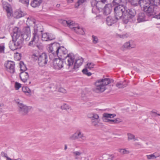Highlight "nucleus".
<instances>
[{"label": "nucleus", "mask_w": 160, "mask_h": 160, "mask_svg": "<svg viewBox=\"0 0 160 160\" xmlns=\"http://www.w3.org/2000/svg\"><path fill=\"white\" fill-rule=\"evenodd\" d=\"M5 44L2 43L0 44V53H4L5 50Z\"/></svg>", "instance_id": "obj_41"}, {"label": "nucleus", "mask_w": 160, "mask_h": 160, "mask_svg": "<svg viewBox=\"0 0 160 160\" xmlns=\"http://www.w3.org/2000/svg\"><path fill=\"white\" fill-rule=\"evenodd\" d=\"M99 2V0H92L91 1V4L92 7H93L92 9V11L93 13H95L96 12V9L97 8V5L98 2Z\"/></svg>", "instance_id": "obj_25"}, {"label": "nucleus", "mask_w": 160, "mask_h": 160, "mask_svg": "<svg viewBox=\"0 0 160 160\" xmlns=\"http://www.w3.org/2000/svg\"><path fill=\"white\" fill-rule=\"evenodd\" d=\"M15 66L14 62L11 61H7L4 63L6 70L12 74L15 72Z\"/></svg>", "instance_id": "obj_11"}, {"label": "nucleus", "mask_w": 160, "mask_h": 160, "mask_svg": "<svg viewBox=\"0 0 160 160\" xmlns=\"http://www.w3.org/2000/svg\"><path fill=\"white\" fill-rule=\"evenodd\" d=\"M93 113H90L88 114V117L91 119Z\"/></svg>", "instance_id": "obj_60"}, {"label": "nucleus", "mask_w": 160, "mask_h": 160, "mask_svg": "<svg viewBox=\"0 0 160 160\" xmlns=\"http://www.w3.org/2000/svg\"><path fill=\"white\" fill-rule=\"evenodd\" d=\"M131 4L134 6H137L139 4V1L138 0H129Z\"/></svg>", "instance_id": "obj_36"}, {"label": "nucleus", "mask_w": 160, "mask_h": 160, "mask_svg": "<svg viewBox=\"0 0 160 160\" xmlns=\"http://www.w3.org/2000/svg\"><path fill=\"white\" fill-rule=\"evenodd\" d=\"M42 36V40L45 41L52 40L55 38V36L51 33H43Z\"/></svg>", "instance_id": "obj_16"}, {"label": "nucleus", "mask_w": 160, "mask_h": 160, "mask_svg": "<svg viewBox=\"0 0 160 160\" xmlns=\"http://www.w3.org/2000/svg\"><path fill=\"white\" fill-rule=\"evenodd\" d=\"M26 15V13L21 11V18L24 16Z\"/></svg>", "instance_id": "obj_62"}, {"label": "nucleus", "mask_w": 160, "mask_h": 160, "mask_svg": "<svg viewBox=\"0 0 160 160\" xmlns=\"http://www.w3.org/2000/svg\"><path fill=\"white\" fill-rule=\"evenodd\" d=\"M86 1L87 0H78L77 2L75 4V7L78 8L80 5H81Z\"/></svg>", "instance_id": "obj_32"}, {"label": "nucleus", "mask_w": 160, "mask_h": 160, "mask_svg": "<svg viewBox=\"0 0 160 160\" xmlns=\"http://www.w3.org/2000/svg\"><path fill=\"white\" fill-rule=\"evenodd\" d=\"M139 4L141 7H143V10L145 8H148L149 7H151L153 5L150 2V0H141L139 1Z\"/></svg>", "instance_id": "obj_17"}, {"label": "nucleus", "mask_w": 160, "mask_h": 160, "mask_svg": "<svg viewBox=\"0 0 160 160\" xmlns=\"http://www.w3.org/2000/svg\"><path fill=\"white\" fill-rule=\"evenodd\" d=\"M22 90L28 96H30L31 94L30 90L27 87H22Z\"/></svg>", "instance_id": "obj_28"}, {"label": "nucleus", "mask_w": 160, "mask_h": 160, "mask_svg": "<svg viewBox=\"0 0 160 160\" xmlns=\"http://www.w3.org/2000/svg\"><path fill=\"white\" fill-rule=\"evenodd\" d=\"M3 8L6 9L7 12H11V9L8 6H6V8L5 7H4Z\"/></svg>", "instance_id": "obj_54"}, {"label": "nucleus", "mask_w": 160, "mask_h": 160, "mask_svg": "<svg viewBox=\"0 0 160 160\" xmlns=\"http://www.w3.org/2000/svg\"><path fill=\"white\" fill-rule=\"evenodd\" d=\"M14 17L17 18H20V11L18 9L16 10L14 13Z\"/></svg>", "instance_id": "obj_38"}, {"label": "nucleus", "mask_w": 160, "mask_h": 160, "mask_svg": "<svg viewBox=\"0 0 160 160\" xmlns=\"http://www.w3.org/2000/svg\"><path fill=\"white\" fill-rule=\"evenodd\" d=\"M119 152L122 154H127L130 152L129 150L126 149V148L119 149Z\"/></svg>", "instance_id": "obj_33"}, {"label": "nucleus", "mask_w": 160, "mask_h": 160, "mask_svg": "<svg viewBox=\"0 0 160 160\" xmlns=\"http://www.w3.org/2000/svg\"><path fill=\"white\" fill-rule=\"evenodd\" d=\"M160 156V154L157 153H154L150 155H147V157L148 159H153Z\"/></svg>", "instance_id": "obj_27"}, {"label": "nucleus", "mask_w": 160, "mask_h": 160, "mask_svg": "<svg viewBox=\"0 0 160 160\" xmlns=\"http://www.w3.org/2000/svg\"><path fill=\"white\" fill-rule=\"evenodd\" d=\"M112 81H113L112 80L109 78H105L97 81L95 83L96 92H104L106 89V86L110 83Z\"/></svg>", "instance_id": "obj_4"}, {"label": "nucleus", "mask_w": 160, "mask_h": 160, "mask_svg": "<svg viewBox=\"0 0 160 160\" xmlns=\"http://www.w3.org/2000/svg\"><path fill=\"white\" fill-rule=\"evenodd\" d=\"M63 62L59 58H55L53 61L52 66L55 69H60L63 67Z\"/></svg>", "instance_id": "obj_14"}, {"label": "nucleus", "mask_w": 160, "mask_h": 160, "mask_svg": "<svg viewBox=\"0 0 160 160\" xmlns=\"http://www.w3.org/2000/svg\"><path fill=\"white\" fill-rule=\"evenodd\" d=\"M103 120L105 122H108L110 123V119H108V118L103 117Z\"/></svg>", "instance_id": "obj_55"}, {"label": "nucleus", "mask_w": 160, "mask_h": 160, "mask_svg": "<svg viewBox=\"0 0 160 160\" xmlns=\"http://www.w3.org/2000/svg\"><path fill=\"white\" fill-rule=\"evenodd\" d=\"M61 108L62 110H67L69 109L70 108V107L68 104H65L61 106Z\"/></svg>", "instance_id": "obj_46"}, {"label": "nucleus", "mask_w": 160, "mask_h": 160, "mask_svg": "<svg viewBox=\"0 0 160 160\" xmlns=\"http://www.w3.org/2000/svg\"><path fill=\"white\" fill-rule=\"evenodd\" d=\"M56 56L59 58L63 59L68 54V51L67 49L63 47H59Z\"/></svg>", "instance_id": "obj_13"}, {"label": "nucleus", "mask_w": 160, "mask_h": 160, "mask_svg": "<svg viewBox=\"0 0 160 160\" xmlns=\"http://www.w3.org/2000/svg\"><path fill=\"white\" fill-rule=\"evenodd\" d=\"M30 35H27V34L22 33L21 37L23 40H27L28 39V38Z\"/></svg>", "instance_id": "obj_44"}, {"label": "nucleus", "mask_w": 160, "mask_h": 160, "mask_svg": "<svg viewBox=\"0 0 160 160\" xmlns=\"http://www.w3.org/2000/svg\"><path fill=\"white\" fill-rule=\"evenodd\" d=\"M27 69L26 65L24 64L23 62L21 61V71L23 72Z\"/></svg>", "instance_id": "obj_35"}, {"label": "nucleus", "mask_w": 160, "mask_h": 160, "mask_svg": "<svg viewBox=\"0 0 160 160\" xmlns=\"http://www.w3.org/2000/svg\"><path fill=\"white\" fill-rule=\"evenodd\" d=\"M34 32L33 33V36L32 40L29 42V45L31 46L33 44V42L37 43L39 40V36L42 34L43 32L42 26L40 25H35L34 27Z\"/></svg>", "instance_id": "obj_5"}, {"label": "nucleus", "mask_w": 160, "mask_h": 160, "mask_svg": "<svg viewBox=\"0 0 160 160\" xmlns=\"http://www.w3.org/2000/svg\"><path fill=\"white\" fill-rule=\"evenodd\" d=\"M60 22L63 25L67 26L71 29H73L76 33L81 34H84V31L83 28L78 24H75L73 21L61 20Z\"/></svg>", "instance_id": "obj_2"}, {"label": "nucleus", "mask_w": 160, "mask_h": 160, "mask_svg": "<svg viewBox=\"0 0 160 160\" xmlns=\"http://www.w3.org/2000/svg\"><path fill=\"white\" fill-rule=\"evenodd\" d=\"M19 28H15L13 32L11 35L12 38V42H10L9 44V47L12 50H15L20 48V31H18Z\"/></svg>", "instance_id": "obj_1"}, {"label": "nucleus", "mask_w": 160, "mask_h": 160, "mask_svg": "<svg viewBox=\"0 0 160 160\" xmlns=\"http://www.w3.org/2000/svg\"><path fill=\"white\" fill-rule=\"evenodd\" d=\"M42 0H32L30 3L31 6L34 8L39 7Z\"/></svg>", "instance_id": "obj_22"}, {"label": "nucleus", "mask_w": 160, "mask_h": 160, "mask_svg": "<svg viewBox=\"0 0 160 160\" xmlns=\"http://www.w3.org/2000/svg\"><path fill=\"white\" fill-rule=\"evenodd\" d=\"M115 123H117L119 122H122V120L120 118H117L115 119Z\"/></svg>", "instance_id": "obj_56"}, {"label": "nucleus", "mask_w": 160, "mask_h": 160, "mask_svg": "<svg viewBox=\"0 0 160 160\" xmlns=\"http://www.w3.org/2000/svg\"><path fill=\"white\" fill-rule=\"evenodd\" d=\"M14 58L16 61H19L20 60V53L18 52H16L14 55Z\"/></svg>", "instance_id": "obj_39"}, {"label": "nucleus", "mask_w": 160, "mask_h": 160, "mask_svg": "<svg viewBox=\"0 0 160 160\" xmlns=\"http://www.w3.org/2000/svg\"><path fill=\"white\" fill-rule=\"evenodd\" d=\"M15 88L16 90H18L20 88V83L17 82H16L15 84Z\"/></svg>", "instance_id": "obj_49"}, {"label": "nucleus", "mask_w": 160, "mask_h": 160, "mask_svg": "<svg viewBox=\"0 0 160 160\" xmlns=\"http://www.w3.org/2000/svg\"><path fill=\"white\" fill-rule=\"evenodd\" d=\"M116 116V114H109L107 113H105L103 114V117L107 118H113L114 117Z\"/></svg>", "instance_id": "obj_31"}, {"label": "nucleus", "mask_w": 160, "mask_h": 160, "mask_svg": "<svg viewBox=\"0 0 160 160\" xmlns=\"http://www.w3.org/2000/svg\"><path fill=\"white\" fill-rule=\"evenodd\" d=\"M92 39L93 43L96 44L98 42V39L97 37L96 36L92 35Z\"/></svg>", "instance_id": "obj_45"}, {"label": "nucleus", "mask_w": 160, "mask_h": 160, "mask_svg": "<svg viewBox=\"0 0 160 160\" xmlns=\"http://www.w3.org/2000/svg\"><path fill=\"white\" fill-rule=\"evenodd\" d=\"M21 2L25 6L28 7L29 5V0H21Z\"/></svg>", "instance_id": "obj_47"}, {"label": "nucleus", "mask_w": 160, "mask_h": 160, "mask_svg": "<svg viewBox=\"0 0 160 160\" xmlns=\"http://www.w3.org/2000/svg\"><path fill=\"white\" fill-rule=\"evenodd\" d=\"M117 36L119 38H122V35L118 34H117Z\"/></svg>", "instance_id": "obj_64"}, {"label": "nucleus", "mask_w": 160, "mask_h": 160, "mask_svg": "<svg viewBox=\"0 0 160 160\" xmlns=\"http://www.w3.org/2000/svg\"><path fill=\"white\" fill-rule=\"evenodd\" d=\"M110 123L111 124H112V123L116 124L115 120V119H114V120L110 119Z\"/></svg>", "instance_id": "obj_63"}, {"label": "nucleus", "mask_w": 160, "mask_h": 160, "mask_svg": "<svg viewBox=\"0 0 160 160\" xmlns=\"http://www.w3.org/2000/svg\"><path fill=\"white\" fill-rule=\"evenodd\" d=\"M58 46L56 43H52L49 44L47 46V48L48 52L55 56H56L57 52V50L58 48Z\"/></svg>", "instance_id": "obj_15"}, {"label": "nucleus", "mask_w": 160, "mask_h": 160, "mask_svg": "<svg viewBox=\"0 0 160 160\" xmlns=\"http://www.w3.org/2000/svg\"><path fill=\"white\" fill-rule=\"evenodd\" d=\"M99 121V119H96L92 120V123L93 125L96 126L98 124Z\"/></svg>", "instance_id": "obj_43"}, {"label": "nucleus", "mask_w": 160, "mask_h": 160, "mask_svg": "<svg viewBox=\"0 0 160 160\" xmlns=\"http://www.w3.org/2000/svg\"><path fill=\"white\" fill-rule=\"evenodd\" d=\"M128 136V140H129L134 139V141L138 140L137 139H135V136L133 134H132L130 133H128L127 134Z\"/></svg>", "instance_id": "obj_37"}, {"label": "nucleus", "mask_w": 160, "mask_h": 160, "mask_svg": "<svg viewBox=\"0 0 160 160\" xmlns=\"http://www.w3.org/2000/svg\"><path fill=\"white\" fill-rule=\"evenodd\" d=\"M127 85V84L125 81L123 82H118L116 85V86L119 88H123L126 87Z\"/></svg>", "instance_id": "obj_26"}, {"label": "nucleus", "mask_w": 160, "mask_h": 160, "mask_svg": "<svg viewBox=\"0 0 160 160\" xmlns=\"http://www.w3.org/2000/svg\"><path fill=\"white\" fill-rule=\"evenodd\" d=\"M122 0H113L112 3L113 4L118 5L122 2Z\"/></svg>", "instance_id": "obj_50"}, {"label": "nucleus", "mask_w": 160, "mask_h": 160, "mask_svg": "<svg viewBox=\"0 0 160 160\" xmlns=\"http://www.w3.org/2000/svg\"><path fill=\"white\" fill-rule=\"evenodd\" d=\"M22 33L27 34V35H30L31 31L30 27L28 26L22 29Z\"/></svg>", "instance_id": "obj_30"}, {"label": "nucleus", "mask_w": 160, "mask_h": 160, "mask_svg": "<svg viewBox=\"0 0 160 160\" xmlns=\"http://www.w3.org/2000/svg\"><path fill=\"white\" fill-rule=\"evenodd\" d=\"M48 61V56L46 53H42L39 56L38 62L39 66H45L47 64Z\"/></svg>", "instance_id": "obj_9"}, {"label": "nucleus", "mask_w": 160, "mask_h": 160, "mask_svg": "<svg viewBox=\"0 0 160 160\" xmlns=\"http://www.w3.org/2000/svg\"><path fill=\"white\" fill-rule=\"evenodd\" d=\"M14 101L16 103V104H17L18 105L19 107L20 108V100L19 98H16L14 99Z\"/></svg>", "instance_id": "obj_51"}, {"label": "nucleus", "mask_w": 160, "mask_h": 160, "mask_svg": "<svg viewBox=\"0 0 160 160\" xmlns=\"http://www.w3.org/2000/svg\"><path fill=\"white\" fill-rule=\"evenodd\" d=\"M28 78V73L26 72H21V80L25 82L27 81Z\"/></svg>", "instance_id": "obj_24"}, {"label": "nucleus", "mask_w": 160, "mask_h": 160, "mask_svg": "<svg viewBox=\"0 0 160 160\" xmlns=\"http://www.w3.org/2000/svg\"><path fill=\"white\" fill-rule=\"evenodd\" d=\"M158 10L159 8L157 6H154L153 5H151V7L146 8L144 10L147 15L149 17L154 15Z\"/></svg>", "instance_id": "obj_10"}, {"label": "nucleus", "mask_w": 160, "mask_h": 160, "mask_svg": "<svg viewBox=\"0 0 160 160\" xmlns=\"http://www.w3.org/2000/svg\"><path fill=\"white\" fill-rule=\"evenodd\" d=\"M31 108L21 103V113L23 115L27 114Z\"/></svg>", "instance_id": "obj_18"}, {"label": "nucleus", "mask_w": 160, "mask_h": 160, "mask_svg": "<svg viewBox=\"0 0 160 160\" xmlns=\"http://www.w3.org/2000/svg\"><path fill=\"white\" fill-rule=\"evenodd\" d=\"M74 59L75 56L72 53H69L67 55L66 57L63 59L66 68L68 69L73 68V64Z\"/></svg>", "instance_id": "obj_7"}, {"label": "nucleus", "mask_w": 160, "mask_h": 160, "mask_svg": "<svg viewBox=\"0 0 160 160\" xmlns=\"http://www.w3.org/2000/svg\"><path fill=\"white\" fill-rule=\"evenodd\" d=\"M117 19L112 17H108L106 19V23L109 26H111L117 21Z\"/></svg>", "instance_id": "obj_21"}, {"label": "nucleus", "mask_w": 160, "mask_h": 160, "mask_svg": "<svg viewBox=\"0 0 160 160\" xmlns=\"http://www.w3.org/2000/svg\"><path fill=\"white\" fill-rule=\"evenodd\" d=\"M83 62V59L81 57H80L76 60L73 66V69H76L78 68L82 65Z\"/></svg>", "instance_id": "obj_20"}, {"label": "nucleus", "mask_w": 160, "mask_h": 160, "mask_svg": "<svg viewBox=\"0 0 160 160\" xmlns=\"http://www.w3.org/2000/svg\"><path fill=\"white\" fill-rule=\"evenodd\" d=\"M136 45L134 41L130 40L124 43L120 48V49L123 51H125L127 49H131L134 48Z\"/></svg>", "instance_id": "obj_12"}, {"label": "nucleus", "mask_w": 160, "mask_h": 160, "mask_svg": "<svg viewBox=\"0 0 160 160\" xmlns=\"http://www.w3.org/2000/svg\"><path fill=\"white\" fill-rule=\"evenodd\" d=\"M73 156L75 157V159H78V156H81L82 154V152L80 151H75L72 152Z\"/></svg>", "instance_id": "obj_29"}, {"label": "nucleus", "mask_w": 160, "mask_h": 160, "mask_svg": "<svg viewBox=\"0 0 160 160\" xmlns=\"http://www.w3.org/2000/svg\"><path fill=\"white\" fill-rule=\"evenodd\" d=\"M69 139L71 140H77L83 142L86 140V137L80 129H78L69 137Z\"/></svg>", "instance_id": "obj_8"}, {"label": "nucleus", "mask_w": 160, "mask_h": 160, "mask_svg": "<svg viewBox=\"0 0 160 160\" xmlns=\"http://www.w3.org/2000/svg\"><path fill=\"white\" fill-rule=\"evenodd\" d=\"M150 1L154 6H157L158 4L160 5V0H150Z\"/></svg>", "instance_id": "obj_40"}, {"label": "nucleus", "mask_w": 160, "mask_h": 160, "mask_svg": "<svg viewBox=\"0 0 160 160\" xmlns=\"http://www.w3.org/2000/svg\"><path fill=\"white\" fill-rule=\"evenodd\" d=\"M154 17L158 19H160V12L158 14L155 15Z\"/></svg>", "instance_id": "obj_59"}, {"label": "nucleus", "mask_w": 160, "mask_h": 160, "mask_svg": "<svg viewBox=\"0 0 160 160\" xmlns=\"http://www.w3.org/2000/svg\"><path fill=\"white\" fill-rule=\"evenodd\" d=\"M125 15L123 20V22L126 24L129 22H134L136 20L135 16L136 11L133 9H128L126 6Z\"/></svg>", "instance_id": "obj_3"}, {"label": "nucleus", "mask_w": 160, "mask_h": 160, "mask_svg": "<svg viewBox=\"0 0 160 160\" xmlns=\"http://www.w3.org/2000/svg\"><path fill=\"white\" fill-rule=\"evenodd\" d=\"M112 6L111 4H106L103 9V13L105 15H108L111 12L112 10Z\"/></svg>", "instance_id": "obj_19"}, {"label": "nucleus", "mask_w": 160, "mask_h": 160, "mask_svg": "<svg viewBox=\"0 0 160 160\" xmlns=\"http://www.w3.org/2000/svg\"><path fill=\"white\" fill-rule=\"evenodd\" d=\"M99 116L98 114H96V113H94L93 114L92 117L91 119V120H95L96 119H99Z\"/></svg>", "instance_id": "obj_48"}, {"label": "nucleus", "mask_w": 160, "mask_h": 160, "mask_svg": "<svg viewBox=\"0 0 160 160\" xmlns=\"http://www.w3.org/2000/svg\"><path fill=\"white\" fill-rule=\"evenodd\" d=\"M88 69V68H86L82 70V72L84 74L87 75L88 76H90L91 75L92 73L91 72H88V70L87 69Z\"/></svg>", "instance_id": "obj_42"}, {"label": "nucleus", "mask_w": 160, "mask_h": 160, "mask_svg": "<svg viewBox=\"0 0 160 160\" xmlns=\"http://www.w3.org/2000/svg\"><path fill=\"white\" fill-rule=\"evenodd\" d=\"M129 36V34L128 33H126L125 34H122V38H127Z\"/></svg>", "instance_id": "obj_58"}, {"label": "nucleus", "mask_w": 160, "mask_h": 160, "mask_svg": "<svg viewBox=\"0 0 160 160\" xmlns=\"http://www.w3.org/2000/svg\"><path fill=\"white\" fill-rule=\"evenodd\" d=\"M95 64L92 62H88L86 65V68L90 70L91 69L94 68Z\"/></svg>", "instance_id": "obj_34"}, {"label": "nucleus", "mask_w": 160, "mask_h": 160, "mask_svg": "<svg viewBox=\"0 0 160 160\" xmlns=\"http://www.w3.org/2000/svg\"><path fill=\"white\" fill-rule=\"evenodd\" d=\"M12 15V13L11 12H7V16L9 18V17H11Z\"/></svg>", "instance_id": "obj_61"}, {"label": "nucleus", "mask_w": 160, "mask_h": 160, "mask_svg": "<svg viewBox=\"0 0 160 160\" xmlns=\"http://www.w3.org/2000/svg\"><path fill=\"white\" fill-rule=\"evenodd\" d=\"M59 92L63 93H66V90L62 88H60L58 89Z\"/></svg>", "instance_id": "obj_52"}, {"label": "nucleus", "mask_w": 160, "mask_h": 160, "mask_svg": "<svg viewBox=\"0 0 160 160\" xmlns=\"http://www.w3.org/2000/svg\"><path fill=\"white\" fill-rule=\"evenodd\" d=\"M126 6L124 5H117L114 8V16L117 20L122 18L123 20Z\"/></svg>", "instance_id": "obj_6"}, {"label": "nucleus", "mask_w": 160, "mask_h": 160, "mask_svg": "<svg viewBox=\"0 0 160 160\" xmlns=\"http://www.w3.org/2000/svg\"><path fill=\"white\" fill-rule=\"evenodd\" d=\"M32 58H33L34 60H36L38 59L39 56L36 54H33L32 56Z\"/></svg>", "instance_id": "obj_53"}, {"label": "nucleus", "mask_w": 160, "mask_h": 160, "mask_svg": "<svg viewBox=\"0 0 160 160\" xmlns=\"http://www.w3.org/2000/svg\"><path fill=\"white\" fill-rule=\"evenodd\" d=\"M138 22H144L146 21V16L144 12H140L138 14L137 19Z\"/></svg>", "instance_id": "obj_23"}, {"label": "nucleus", "mask_w": 160, "mask_h": 160, "mask_svg": "<svg viewBox=\"0 0 160 160\" xmlns=\"http://www.w3.org/2000/svg\"><path fill=\"white\" fill-rule=\"evenodd\" d=\"M1 155L2 157L6 158H7V157H8V156H7V153H5V152H1Z\"/></svg>", "instance_id": "obj_57"}]
</instances>
